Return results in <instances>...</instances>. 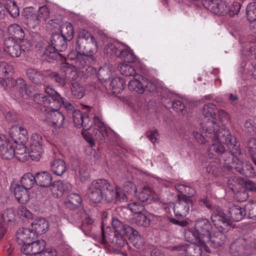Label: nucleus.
<instances>
[{
  "instance_id": "nucleus-14",
  "label": "nucleus",
  "mask_w": 256,
  "mask_h": 256,
  "mask_svg": "<svg viewBox=\"0 0 256 256\" xmlns=\"http://www.w3.org/2000/svg\"><path fill=\"white\" fill-rule=\"evenodd\" d=\"M22 14L25 18L26 22L28 28L34 29L39 26L41 22L35 13V10L33 8H24Z\"/></svg>"
},
{
  "instance_id": "nucleus-37",
  "label": "nucleus",
  "mask_w": 256,
  "mask_h": 256,
  "mask_svg": "<svg viewBox=\"0 0 256 256\" xmlns=\"http://www.w3.org/2000/svg\"><path fill=\"white\" fill-rule=\"evenodd\" d=\"M217 108L215 104L212 103H208L203 106L202 108V114L205 118H216Z\"/></svg>"
},
{
  "instance_id": "nucleus-5",
  "label": "nucleus",
  "mask_w": 256,
  "mask_h": 256,
  "mask_svg": "<svg viewBox=\"0 0 256 256\" xmlns=\"http://www.w3.org/2000/svg\"><path fill=\"white\" fill-rule=\"evenodd\" d=\"M178 202L173 207L176 218H184L188 213L190 206H192L193 201L190 196L181 194L178 195Z\"/></svg>"
},
{
  "instance_id": "nucleus-63",
  "label": "nucleus",
  "mask_w": 256,
  "mask_h": 256,
  "mask_svg": "<svg viewBox=\"0 0 256 256\" xmlns=\"http://www.w3.org/2000/svg\"><path fill=\"white\" fill-rule=\"evenodd\" d=\"M248 152L252 156L256 154V139L250 138L248 141Z\"/></svg>"
},
{
  "instance_id": "nucleus-1",
  "label": "nucleus",
  "mask_w": 256,
  "mask_h": 256,
  "mask_svg": "<svg viewBox=\"0 0 256 256\" xmlns=\"http://www.w3.org/2000/svg\"><path fill=\"white\" fill-rule=\"evenodd\" d=\"M87 194L90 200L95 204L102 203L104 200L106 203L114 204L127 200L125 193L120 186H114L105 178L93 180Z\"/></svg>"
},
{
  "instance_id": "nucleus-20",
  "label": "nucleus",
  "mask_w": 256,
  "mask_h": 256,
  "mask_svg": "<svg viewBox=\"0 0 256 256\" xmlns=\"http://www.w3.org/2000/svg\"><path fill=\"white\" fill-rule=\"evenodd\" d=\"M67 40L60 34H53L50 38L51 47L56 51H64L67 48Z\"/></svg>"
},
{
  "instance_id": "nucleus-32",
  "label": "nucleus",
  "mask_w": 256,
  "mask_h": 256,
  "mask_svg": "<svg viewBox=\"0 0 256 256\" xmlns=\"http://www.w3.org/2000/svg\"><path fill=\"white\" fill-rule=\"evenodd\" d=\"M224 137L220 140L214 139L212 140V144L208 148V152L212 154L216 153L218 156H221L226 152L224 146L222 142H224Z\"/></svg>"
},
{
  "instance_id": "nucleus-26",
  "label": "nucleus",
  "mask_w": 256,
  "mask_h": 256,
  "mask_svg": "<svg viewBox=\"0 0 256 256\" xmlns=\"http://www.w3.org/2000/svg\"><path fill=\"white\" fill-rule=\"evenodd\" d=\"M36 184L40 187L48 188L52 184V176L48 172L42 171L36 174Z\"/></svg>"
},
{
  "instance_id": "nucleus-43",
  "label": "nucleus",
  "mask_w": 256,
  "mask_h": 256,
  "mask_svg": "<svg viewBox=\"0 0 256 256\" xmlns=\"http://www.w3.org/2000/svg\"><path fill=\"white\" fill-rule=\"evenodd\" d=\"M120 44H116L112 43H108L106 44L104 48V52L108 56H112L118 57L119 53L120 52Z\"/></svg>"
},
{
  "instance_id": "nucleus-33",
  "label": "nucleus",
  "mask_w": 256,
  "mask_h": 256,
  "mask_svg": "<svg viewBox=\"0 0 256 256\" xmlns=\"http://www.w3.org/2000/svg\"><path fill=\"white\" fill-rule=\"evenodd\" d=\"M126 87V82L123 78L120 77L113 78L110 84V88L114 94L121 93Z\"/></svg>"
},
{
  "instance_id": "nucleus-4",
  "label": "nucleus",
  "mask_w": 256,
  "mask_h": 256,
  "mask_svg": "<svg viewBox=\"0 0 256 256\" xmlns=\"http://www.w3.org/2000/svg\"><path fill=\"white\" fill-rule=\"evenodd\" d=\"M200 130L205 133L206 138L212 140L214 139L220 140L224 136H220V132L225 130H228L224 126L220 127L216 122V118H206L200 124Z\"/></svg>"
},
{
  "instance_id": "nucleus-49",
  "label": "nucleus",
  "mask_w": 256,
  "mask_h": 256,
  "mask_svg": "<svg viewBox=\"0 0 256 256\" xmlns=\"http://www.w3.org/2000/svg\"><path fill=\"white\" fill-rule=\"evenodd\" d=\"M118 69L122 75L126 76H134L136 74L135 68L132 65H118Z\"/></svg>"
},
{
  "instance_id": "nucleus-36",
  "label": "nucleus",
  "mask_w": 256,
  "mask_h": 256,
  "mask_svg": "<svg viewBox=\"0 0 256 256\" xmlns=\"http://www.w3.org/2000/svg\"><path fill=\"white\" fill-rule=\"evenodd\" d=\"M53 47L48 46L42 55L43 62H53V60L60 58V54Z\"/></svg>"
},
{
  "instance_id": "nucleus-59",
  "label": "nucleus",
  "mask_w": 256,
  "mask_h": 256,
  "mask_svg": "<svg viewBox=\"0 0 256 256\" xmlns=\"http://www.w3.org/2000/svg\"><path fill=\"white\" fill-rule=\"evenodd\" d=\"M93 220L89 217L86 218L83 222L81 229L86 234L88 235L92 228Z\"/></svg>"
},
{
  "instance_id": "nucleus-15",
  "label": "nucleus",
  "mask_w": 256,
  "mask_h": 256,
  "mask_svg": "<svg viewBox=\"0 0 256 256\" xmlns=\"http://www.w3.org/2000/svg\"><path fill=\"white\" fill-rule=\"evenodd\" d=\"M44 114L45 116V120L49 122L52 123L58 127L62 126L64 120V114L59 111V109L56 110H44Z\"/></svg>"
},
{
  "instance_id": "nucleus-24",
  "label": "nucleus",
  "mask_w": 256,
  "mask_h": 256,
  "mask_svg": "<svg viewBox=\"0 0 256 256\" xmlns=\"http://www.w3.org/2000/svg\"><path fill=\"white\" fill-rule=\"evenodd\" d=\"M8 37L16 40L21 42L24 38L25 33L22 28L18 24H12L8 28Z\"/></svg>"
},
{
  "instance_id": "nucleus-54",
  "label": "nucleus",
  "mask_w": 256,
  "mask_h": 256,
  "mask_svg": "<svg viewBox=\"0 0 256 256\" xmlns=\"http://www.w3.org/2000/svg\"><path fill=\"white\" fill-rule=\"evenodd\" d=\"M220 0H202L203 6L207 10L214 14L216 8H218Z\"/></svg>"
},
{
  "instance_id": "nucleus-53",
  "label": "nucleus",
  "mask_w": 256,
  "mask_h": 256,
  "mask_svg": "<svg viewBox=\"0 0 256 256\" xmlns=\"http://www.w3.org/2000/svg\"><path fill=\"white\" fill-rule=\"evenodd\" d=\"M134 222L139 226L148 227L150 224V220L143 212H142L141 214H139L136 216L134 218Z\"/></svg>"
},
{
  "instance_id": "nucleus-10",
  "label": "nucleus",
  "mask_w": 256,
  "mask_h": 256,
  "mask_svg": "<svg viewBox=\"0 0 256 256\" xmlns=\"http://www.w3.org/2000/svg\"><path fill=\"white\" fill-rule=\"evenodd\" d=\"M9 134L16 144H23L28 138L26 130L23 126L20 125L12 126L9 130Z\"/></svg>"
},
{
  "instance_id": "nucleus-2",
  "label": "nucleus",
  "mask_w": 256,
  "mask_h": 256,
  "mask_svg": "<svg viewBox=\"0 0 256 256\" xmlns=\"http://www.w3.org/2000/svg\"><path fill=\"white\" fill-rule=\"evenodd\" d=\"M97 49L98 45L95 40L86 42V44L83 46L76 45V50L78 54L76 62L80 64L98 63L97 58L94 55V54L96 52Z\"/></svg>"
},
{
  "instance_id": "nucleus-25",
  "label": "nucleus",
  "mask_w": 256,
  "mask_h": 256,
  "mask_svg": "<svg viewBox=\"0 0 256 256\" xmlns=\"http://www.w3.org/2000/svg\"><path fill=\"white\" fill-rule=\"evenodd\" d=\"M202 247L204 248L205 246L198 244H191L178 246L180 250L184 252L186 256H201L202 252Z\"/></svg>"
},
{
  "instance_id": "nucleus-16",
  "label": "nucleus",
  "mask_w": 256,
  "mask_h": 256,
  "mask_svg": "<svg viewBox=\"0 0 256 256\" xmlns=\"http://www.w3.org/2000/svg\"><path fill=\"white\" fill-rule=\"evenodd\" d=\"M211 219L214 224L218 228H220L224 230H228L230 222L223 211L218 210L214 212L212 214Z\"/></svg>"
},
{
  "instance_id": "nucleus-52",
  "label": "nucleus",
  "mask_w": 256,
  "mask_h": 256,
  "mask_svg": "<svg viewBox=\"0 0 256 256\" xmlns=\"http://www.w3.org/2000/svg\"><path fill=\"white\" fill-rule=\"evenodd\" d=\"M246 14L248 19L250 22L256 20V4L250 3L246 7Z\"/></svg>"
},
{
  "instance_id": "nucleus-40",
  "label": "nucleus",
  "mask_w": 256,
  "mask_h": 256,
  "mask_svg": "<svg viewBox=\"0 0 256 256\" xmlns=\"http://www.w3.org/2000/svg\"><path fill=\"white\" fill-rule=\"evenodd\" d=\"M74 30L72 25L69 22H66L60 26V34L67 40H70L74 36Z\"/></svg>"
},
{
  "instance_id": "nucleus-11",
  "label": "nucleus",
  "mask_w": 256,
  "mask_h": 256,
  "mask_svg": "<svg viewBox=\"0 0 256 256\" xmlns=\"http://www.w3.org/2000/svg\"><path fill=\"white\" fill-rule=\"evenodd\" d=\"M36 237L35 232L32 229L22 228H20L16 234V240L17 243L22 245L30 244Z\"/></svg>"
},
{
  "instance_id": "nucleus-29",
  "label": "nucleus",
  "mask_w": 256,
  "mask_h": 256,
  "mask_svg": "<svg viewBox=\"0 0 256 256\" xmlns=\"http://www.w3.org/2000/svg\"><path fill=\"white\" fill-rule=\"evenodd\" d=\"M118 57L126 63L138 64L140 62L138 58L134 54L132 50L128 46L126 48L120 50Z\"/></svg>"
},
{
  "instance_id": "nucleus-47",
  "label": "nucleus",
  "mask_w": 256,
  "mask_h": 256,
  "mask_svg": "<svg viewBox=\"0 0 256 256\" xmlns=\"http://www.w3.org/2000/svg\"><path fill=\"white\" fill-rule=\"evenodd\" d=\"M94 40H95L94 37L90 32L85 30H83L79 34L78 38L77 40V45L79 44L83 46L86 44V42Z\"/></svg>"
},
{
  "instance_id": "nucleus-22",
  "label": "nucleus",
  "mask_w": 256,
  "mask_h": 256,
  "mask_svg": "<svg viewBox=\"0 0 256 256\" xmlns=\"http://www.w3.org/2000/svg\"><path fill=\"white\" fill-rule=\"evenodd\" d=\"M226 240V235L220 230L214 232L212 236L210 234L208 236V240H206V242L210 243V246L218 248L223 247Z\"/></svg>"
},
{
  "instance_id": "nucleus-35",
  "label": "nucleus",
  "mask_w": 256,
  "mask_h": 256,
  "mask_svg": "<svg viewBox=\"0 0 256 256\" xmlns=\"http://www.w3.org/2000/svg\"><path fill=\"white\" fill-rule=\"evenodd\" d=\"M196 230H187L184 232V237L187 241L190 242L192 244L196 243L203 246H206L204 240H202L198 234H196Z\"/></svg>"
},
{
  "instance_id": "nucleus-39",
  "label": "nucleus",
  "mask_w": 256,
  "mask_h": 256,
  "mask_svg": "<svg viewBox=\"0 0 256 256\" xmlns=\"http://www.w3.org/2000/svg\"><path fill=\"white\" fill-rule=\"evenodd\" d=\"M112 225L114 230L113 233H123L126 236L128 228H132L128 225L124 224L118 218H114L112 220Z\"/></svg>"
},
{
  "instance_id": "nucleus-61",
  "label": "nucleus",
  "mask_w": 256,
  "mask_h": 256,
  "mask_svg": "<svg viewBox=\"0 0 256 256\" xmlns=\"http://www.w3.org/2000/svg\"><path fill=\"white\" fill-rule=\"evenodd\" d=\"M44 140L40 134L38 133H34L31 137V142L30 145L36 146H43Z\"/></svg>"
},
{
  "instance_id": "nucleus-28",
  "label": "nucleus",
  "mask_w": 256,
  "mask_h": 256,
  "mask_svg": "<svg viewBox=\"0 0 256 256\" xmlns=\"http://www.w3.org/2000/svg\"><path fill=\"white\" fill-rule=\"evenodd\" d=\"M32 230L35 232L36 236L44 234L48 229V222L44 218H38L32 222Z\"/></svg>"
},
{
  "instance_id": "nucleus-17",
  "label": "nucleus",
  "mask_w": 256,
  "mask_h": 256,
  "mask_svg": "<svg viewBox=\"0 0 256 256\" xmlns=\"http://www.w3.org/2000/svg\"><path fill=\"white\" fill-rule=\"evenodd\" d=\"M154 192L150 186H144L138 190H134V196L137 200L142 202L150 203L154 198Z\"/></svg>"
},
{
  "instance_id": "nucleus-57",
  "label": "nucleus",
  "mask_w": 256,
  "mask_h": 256,
  "mask_svg": "<svg viewBox=\"0 0 256 256\" xmlns=\"http://www.w3.org/2000/svg\"><path fill=\"white\" fill-rule=\"evenodd\" d=\"M36 14L40 22H46L50 18V13L48 8L44 6L39 8Z\"/></svg>"
},
{
  "instance_id": "nucleus-12",
  "label": "nucleus",
  "mask_w": 256,
  "mask_h": 256,
  "mask_svg": "<svg viewBox=\"0 0 256 256\" xmlns=\"http://www.w3.org/2000/svg\"><path fill=\"white\" fill-rule=\"evenodd\" d=\"M28 190L18 184H11L10 190L13 192L17 201L20 204H24L29 200Z\"/></svg>"
},
{
  "instance_id": "nucleus-31",
  "label": "nucleus",
  "mask_w": 256,
  "mask_h": 256,
  "mask_svg": "<svg viewBox=\"0 0 256 256\" xmlns=\"http://www.w3.org/2000/svg\"><path fill=\"white\" fill-rule=\"evenodd\" d=\"M147 82L146 78H141V79H133L128 84V88L131 91H134L138 94H142L144 92V84Z\"/></svg>"
},
{
  "instance_id": "nucleus-44",
  "label": "nucleus",
  "mask_w": 256,
  "mask_h": 256,
  "mask_svg": "<svg viewBox=\"0 0 256 256\" xmlns=\"http://www.w3.org/2000/svg\"><path fill=\"white\" fill-rule=\"evenodd\" d=\"M26 74L30 80L36 84H40L44 79L43 75L32 68L28 69Z\"/></svg>"
},
{
  "instance_id": "nucleus-13",
  "label": "nucleus",
  "mask_w": 256,
  "mask_h": 256,
  "mask_svg": "<svg viewBox=\"0 0 256 256\" xmlns=\"http://www.w3.org/2000/svg\"><path fill=\"white\" fill-rule=\"evenodd\" d=\"M46 242L43 240L32 241L28 244L22 246L21 252L26 255L34 254L44 250L46 248Z\"/></svg>"
},
{
  "instance_id": "nucleus-48",
  "label": "nucleus",
  "mask_w": 256,
  "mask_h": 256,
  "mask_svg": "<svg viewBox=\"0 0 256 256\" xmlns=\"http://www.w3.org/2000/svg\"><path fill=\"white\" fill-rule=\"evenodd\" d=\"M44 152L43 148L40 146L30 145V156L32 160H38Z\"/></svg>"
},
{
  "instance_id": "nucleus-55",
  "label": "nucleus",
  "mask_w": 256,
  "mask_h": 256,
  "mask_svg": "<svg viewBox=\"0 0 256 256\" xmlns=\"http://www.w3.org/2000/svg\"><path fill=\"white\" fill-rule=\"evenodd\" d=\"M84 114H83L82 112L80 110H74L72 114V116L74 123L75 126L77 128H80L82 125L83 118Z\"/></svg>"
},
{
  "instance_id": "nucleus-45",
  "label": "nucleus",
  "mask_w": 256,
  "mask_h": 256,
  "mask_svg": "<svg viewBox=\"0 0 256 256\" xmlns=\"http://www.w3.org/2000/svg\"><path fill=\"white\" fill-rule=\"evenodd\" d=\"M72 94L76 98L80 99L85 94L84 88L77 82L72 83L70 86Z\"/></svg>"
},
{
  "instance_id": "nucleus-21",
  "label": "nucleus",
  "mask_w": 256,
  "mask_h": 256,
  "mask_svg": "<svg viewBox=\"0 0 256 256\" xmlns=\"http://www.w3.org/2000/svg\"><path fill=\"white\" fill-rule=\"evenodd\" d=\"M10 86H13L16 90V95L18 98H26L29 96L26 82L22 78L11 82Z\"/></svg>"
},
{
  "instance_id": "nucleus-64",
  "label": "nucleus",
  "mask_w": 256,
  "mask_h": 256,
  "mask_svg": "<svg viewBox=\"0 0 256 256\" xmlns=\"http://www.w3.org/2000/svg\"><path fill=\"white\" fill-rule=\"evenodd\" d=\"M50 76L54 79L59 86H64L66 84V78L64 76H60L56 72H52L50 74Z\"/></svg>"
},
{
  "instance_id": "nucleus-46",
  "label": "nucleus",
  "mask_w": 256,
  "mask_h": 256,
  "mask_svg": "<svg viewBox=\"0 0 256 256\" xmlns=\"http://www.w3.org/2000/svg\"><path fill=\"white\" fill-rule=\"evenodd\" d=\"M246 212L248 218L256 220V201H249L245 204Z\"/></svg>"
},
{
  "instance_id": "nucleus-7",
  "label": "nucleus",
  "mask_w": 256,
  "mask_h": 256,
  "mask_svg": "<svg viewBox=\"0 0 256 256\" xmlns=\"http://www.w3.org/2000/svg\"><path fill=\"white\" fill-rule=\"evenodd\" d=\"M228 155L230 160H235L230 166L232 170L234 169L236 172L246 177H254L256 175V171L251 164L248 162L244 163L236 157H234L230 154Z\"/></svg>"
},
{
  "instance_id": "nucleus-8",
  "label": "nucleus",
  "mask_w": 256,
  "mask_h": 256,
  "mask_svg": "<svg viewBox=\"0 0 256 256\" xmlns=\"http://www.w3.org/2000/svg\"><path fill=\"white\" fill-rule=\"evenodd\" d=\"M45 92L47 94L44 99L45 110H53L59 109L62 105V98L56 92L49 88H46Z\"/></svg>"
},
{
  "instance_id": "nucleus-38",
  "label": "nucleus",
  "mask_w": 256,
  "mask_h": 256,
  "mask_svg": "<svg viewBox=\"0 0 256 256\" xmlns=\"http://www.w3.org/2000/svg\"><path fill=\"white\" fill-rule=\"evenodd\" d=\"M36 175L34 176L32 173L28 172L24 174L20 179L21 186L28 190L31 189L34 184H36Z\"/></svg>"
},
{
  "instance_id": "nucleus-6",
  "label": "nucleus",
  "mask_w": 256,
  "mask_h": 256,
  "mask_svg": "<svg viewBox=\"0 0 256 256\" xmlns=\"http://www.w3.org/2000/svg\"><path fill=\"white\" fill-rule=\"evenodd\" d=\"M229 252L232 256H250V246L245 238H240L230 244Z\"/></svg>"
},
{
  "instance_id": "nucleus-42",
  "label": "nucleus",
  "mask_w": 256,
  "mask_h": 256,
  "mask_svg": "<svg viewBox=\"0 0 256 256\" xmlns=\"http://www.w3.org/2000/svg\"><path fill=\"white\" fill-rule=\"evenodd\" d=\"M98 77L102 82H106L110 79L112 74L108 65H103L99 68Z\"/></svg>"
},
{
  "instance_id": "nucleus-23",
  "label": "nucleus",
  "mask_w": 256,
  "mask_h": 256,
  "mask_svg": "<svg viewBox=\"0 0 256 256\" xmlns=\"http://www.w3.org/2000/svg\"><path fill=\"white\" fill-rule=\"evenodd\" d=\"M126 236L132 241L133 246L138 249L143 248L144 239L139 234L138 232L132 228H128Z\"/></svg>"
},
{
  "instance_id": "nucleus-27",
  "label": "nucleus",
  "mask_w": 256,
  "mask_h": 256,
  "mask_svg": "<svg viewBox=\"0 0 256 256\" xmlns=\"http://www.w3.org/2000/svg\"><path fill=\"white\" fill-rule=\"evenodd\" d=\"M228 214L230 220L234 222L240 221L246 216L245 207L242 208L236 205L229 208Z\"/></svg>"
},
{
  "instance_id": "nucleus-41",
  "label": "nucleus",
  "mask_w": 256,
  "mask_h": 256,
  "mask_svg": "<svg viewBox=\"0 0 256 256\" xmlns=\"http://www.w3.org/2000/svg\"><path fill=\"white\" fill-rule=\"evenodd\" d=\"M18 150H15L14 145L12 142L9 144L6 147L0 150V154L3 158L6 160H10L14 158V155L19 154Z\"/></svg>"
},
{
  "instance_id": "nucleus-56",
  "label": "nucleus",
  "mask_w": 256,
  "mask_h": 256,
  "mask_svg": "<svg viewBox=\"0 0 256 256\" xmlns=\"http://www.w3.org/2000/svg\"><path fill=\"white\" fill-rule=\"evenodd\" d=\"M15 218L14 213L12 209H6L0 216L1 221L8 223L14 220Z\"/></svg>"
},
{
  "instance_id": "nucleus-58",
  "label": "nucleus",
  "mask_w": 256,
  "mask_h": 256,
  "mask_svg": "<svg viewBox=\"0 0 256 256\" xmlns=\"http://www.w3.org/2000/svg\"><path fill=\"white\" fill-rule=\"evenodd\" d=\"M229 12V6L226 2L220 0L218 8H216L214 10V14L218 15H224Z\"/></svg>"
},
{
  "instance_id": "nucleus-9",
  "label": "nucleus",
  "mask_w": 256,
  "mask_h": 256,
  "mask_svg": "<svg viewBox=\"0 0 256 256\" xmlns=\"http://www.w3.org/2000/svg\"><path fill=\"white\" fill-rule=\"evenodd\" d=\"M194 228L196 230V234H198L202 239L204 240V244H206L212 229L210 222L206 218H198L195 222Z\"/></svg>"
},
{
  "instance_id": "nucleus-3",
  "label": "nucleus",
  "mask_w": 256,
  "mask_h": 256,
  "mask_svg": "<svg viewBox=\"0 0 256 256\" xmlns=\"http://www.w3.org/2000/svg\"><path fill=\"white\" fill-rule=\"evenodd\" d=\"M108 230H110L108 228H106V230H104V226H102L101 244H108L116 249L122 248L126 244H127V242L124 237V236L125 235L124 234L113 233L112 232L108 233Z\"/></svg>"
},
{
  "instance_id": "nucleus-19",
  "label": "nucleus",
  "mask_w": 256,
  "mask_h": 256,
  "mask_svg": "<svg viewBox=\"0 0 256 256\" xmlns=\"http://www.w3.org/2000/svg\"><path fill=\"white\" fill-rule=\"evenodd\" d=\"M4 50L12 57H18L22 52L21 46L18 41L10 38H6L4 42Z\"/></svg>"
},
{
  "instance_id": "nucleus-18",
  "label": "nucleus",
  "mask_w": 256,
  "mask_h": 256,
  "mask_svg": "<svg viewBox=\"0 0 256 256\" xmlns=\"http://www.w3.org/2000/svg\"><path fill=\"white\" fill-rule=\"evenodd\" d=\"M220 136H224V143L231 149V153L236 155L240 154V146L237 144L236 139L234 136H232L229 130H225L220 132Z\"/></svg>"
},
{
  "instance_id": "nucleus-60",
  "label": "nucleus",
  "mask_w": 256,
  "mask_h": 256,
  "mask_svg": "<svg viewBox=\"0 0 256 256\" xmlns=\"http://www.w3.org/2000/svg\"><path fill=\"white\" fill-rule=\"evenodd\" d=\"M128 207L134 213L141 214L144 211V207L143 204L138 202H133L128 204Z\"/></svg>"
},
{
  "instance_id": "nucleus-30",
  "label": "nucleus",
  "mask_w": 256,
  "mask_h": 256,
  "mask_svg": "<svg viewBox=\"0 0 256 256\" xmlns=\"http://www.w3.org/2000/svg\"><path fill=\"white\" fill-rule=\"evenodd\" d=\"M82 198L77 193H72L68 194L65 201L66 206L70 210H74L81 205Z\"/></svg>"
},
{
  "instance_id": "nucleus-51",
  "label": "nucleus",
  "mask_w": 256,
  "mask_h": 256,
  "mask_svg": "<svg viewBox=\"0 0 256 256\" xmlns=\"http://www.w3.org/2000/svg\"><path fill=\"white\" fill-rule=\"evenodd\" d=\"M6 2L7 12L12 17H17L19 15V10L16 2L14 0H8Z\"/></svg>"
},
{
  "instance_id": "nucleus-62",
  "label": "nucleus",
  "mask_w": 256,
  "mask_h": 256,
  "mask_svg": "<svg viewBox=\"0 0 256 256\" xmlns=\"http://www.w3.org/2000/svg\"><path fill=\"white\" fill-rule=\"evenodd\" d=\"M95 139L102 142L105 136L108 135V132L106 128L98 129L95 128L93 130Z\"/></svg>"
},
{
  "instance_id": "nucleus-34",
  "label": "nucleus",
  "mask_w": 256,
  "mask_h": 256,
  "mask_svg": "<svg viewBox=\"0 0 256 256\" xmlns=\"http://www.w3.org/2000/svg\"><path fill=\"white\" fill-rule=\"evenodd\" d=\"M50 167L53 172L58 176H62L66 170L64 161L60 158L54 160L51 162Z\"/></svg>"
},
{
  "instance_id": "nucleus-50",
  "label": "nucleus",
  "mask_w": 256,
  "mask_h": 256,
  "mask_svg": "<svg viewBox=\"0 0 256 256\" xmlns=\"http://www.w3.org/2000/svg\"><path fill=\"white\" fill-rule=\"evenodd\" d=\"M62 182L60 180L54 182L51 188L52 196L59 198L64 194Z\"/></svg>"
}]
</instances>
